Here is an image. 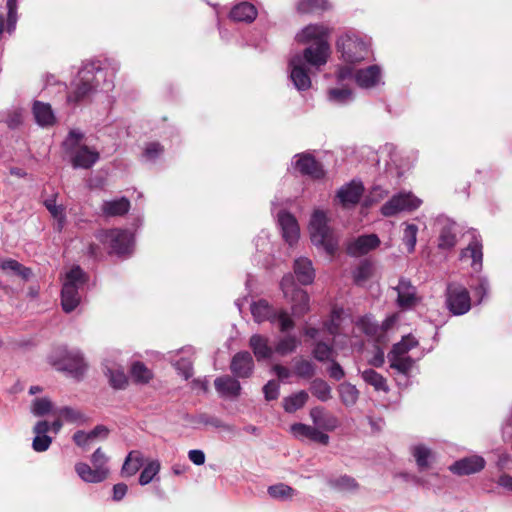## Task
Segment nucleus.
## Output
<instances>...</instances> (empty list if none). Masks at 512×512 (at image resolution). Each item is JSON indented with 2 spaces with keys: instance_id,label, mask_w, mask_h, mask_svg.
<instances>
[{
  "instance_id": "obj_37",
  "label": "nucleus",
  "mask_w": 512,
  "mask_h": 512,
  "mask_svg": "<svg viewBox=\"0 0 512 512\" xmlns=\"http://www.w3.org/2000/svg\"><path fill=\"white\" fill-rule=\"evenodd\" d=\"M338 392L341 402L349 407L356 404L359 398V391L355 385L349 382H343L338 386Z\"/></svg>"
},
{
  "instance_id": "obj_59",
  "label": "nucleus",
  "mask_w": 512,
  "mask_h": 512,
  "mask_svg": "<svg viewBox=\"0 0 512 512\" xmlns=\"http://www.w3.org/2000/svg\"><path fill=\"white\" fill-rule=\"evenodd\" d=\"M263 394L266 401H273L278 399L280 394V385L276 380H269L263 386Z\"/></svg>"
},
{
  "instance_id": "obj_17",
  "label": "nucleus",
  "mask_w": 512,
  "mask_h": 512,
  "mask_svg": "<svg viewBox=\"0 0 512 512\" xmlns=\"http://www.w3.org/2000/svg\"><path fill=\"white\" fill-rule=\"evenodd\" d=\"M230 371L235 378H249L254 371V361L248 351L237 352L231 359Z\"/></svg>"
},
{
  "instance_id": "obj_28",
  "label": "nucleus",
  "mask_w": 512,
  "mask_h": 512,
  "mask_svg": "<svg viewBox=\"0 0 512 512\" xmlns=\"http://www.w3.org/2000/svg\"><path fill=\"white\" fill-rule=\"evenodd\" d=\"M284 336L280 337L274 346V352L280 356H286L294 353L301 345V340L297 335L292 333H283Z\"/></svg>"
},
{
  "instance_id": "obj_51",
  "label": "nucleus",
  "mask_w": 512,
  "mask_h": 512,
  "mask_svg": "<svg viewBox=\"0 0 512 512\" xmlns=\"http://www.w3.org/2000/svg\"><path fill=\"white\" fill-rule=\"evenodd\" d=\"M418 226L415 224H407L403 231V243L407 247V251L412 253L415 250L417 242Z\"/></svg>"
},
{
  "instance_id": "obj_29",
  "label": "nucleus",
  "mask_w": 512,
  "mask_h": 512,
  "mask_svg": "<svg viewBox=\"0 0 512 512\" xmlns=\"http://www.w3.org/2000/svg\"><path fill=\"white\" fill-rule=\"evenodd\" d=\"M130 209V201L126 197L104 201L101 207L102 213L108 217L123 216Z\"/></svg>"
},
{
  "instance_id": "obj_47",
  "label": "nucleus",
  "mask_w": 512,
  "mask_h": 512,
  "mask_svg": "<svg viewBox=\"0 0 512 512\" xmlns=\"http://www.w3.org/2000/svg\"><path fill=\"white\" fill-rule=\"evenodd\" d=\"M271 305L265 299H260L251 304L250 310L253 316V319L257 323H262L265 321L267 313H269Z\"/></svg>"
},
{
  "instance_id": "obj_31",
  "label": "nucleus",
  "mask_w": 512,
  "mask_h": 512,
  "mask_svg": "<svg viewBox=\"0 0 512 512\" xmlns=\"http://www.w3.org/2000/svg\"><path fill=\"white\" fill-rule=\"evenodd\" d=\"M256 16L255 6L248 2H242L234 6L230 12L231 19L235 21L252 22Z\"/></svg>"
},
{
  "instance_id": "obj_1",
  "label": "nucleus",
  "mask_w": 512,
  "mask_h": 512,
  "mask_svg": "<svg viewBox=\"0 0 512 512\" xmlns=\"http://www.w3.org/2000/svg\"><path fill=\"white\" fill-rule=\"evenodd\" d=\"M330 56V46L324 42L306 47L302 53L294 54L289 60L290 79L298 91L311 87V79L306 65L315 70L324 66Z\"/></svg>"
},
{
  "instance_id": "obj_64",
  "label": "nucleus",
  "mask_w": 512,
  "mask_h": 512,
  "mask_svg": "<svg viewBox=\"0 0 512 512\" xmlns=\"http://www.w3.org/2000/svg\"><path fill=\"white\" fill-rule=\"evenodd\" d=\"M330 366L327 368L329 377L335 381H340L345 377L343 367L336 361L332 360Z\"/></svg>"
},
{
  "instance_id": "obj_44",
  "label": "nucleus",
  "mask_w": 512,
  "mask_h": 512,
  "mask_svg": "<svg viewBox=\"0 0 512 512\" xmlns=\"http://www.w3.org/2000/svg\"><path fill=\"white\" fill-rule=\"evenodd\" d=\"M59 416L69 423L84 424L87 421V417L80 412L69 406H64L57 410Z\"/></svg>"
},
{
  "instance_id": "obj_43",
  "label": "nucleus",
  "mask_w": 512,
  "mask_h": 512,
  "mask_svg": "<svg viewBox=\"0 0 512 512\" xmlns=\"http://www.w3.org/2000/svg\"><path fill=\"white\" fill-rule=\"evenodd\" d=\"M160 462L158 460L149 461L143 468L139 476V484L145 486L149 484L160 471Z\"/></svg>"
},
{
  "instance_id": "obj_3",
  "label": "nucleus",
  "mask_w": 512,
  "mask_h": 512,
  "mask_svg": "<svg viewBox=\"0 0 512 512\" xmlns=\"http://www.w3.org/2000/svg\"><path fill=\"white\" fill-rule=\"evenodd\" d=\"M88 282V275L80 266H73L66 274L61 290V305L66 313H70L79 305L81 296L79 290Z\"/></svg>"
},
{
  "instance_id": "obj_42",
  "label": "nucleus",
  "mask_w": 512,
  "mask_h": 512,
  "mask_svg": "<svg viewBox=\"0 0 512 512\" xmlns=\"http://www.w3.org/2000/svg\"><path fill=\"white\" fill-rule=\"evenodd\" d=\"M328 99L337 105H344L353 100V93L348 88H332L328 91Z\"/></svg>"
},
{
  "instance_id": "obj_13",
  "label": "nucleus",
  "mask_w": 512,
  "mask_h": 512,
  "mask_svg": "<svg viewBox=\"0 0 512 512\" xmlns=\"http://www.w3.org/2000/svg\"><path fill=\"white\" fill-rule=\"evenodd\" d=\"M277 224L285 242L292 246L298 241L300 229L298 222L293 214L286 210L279 211L277 215Z\"/></svg>"
},
{
  "instance_id": "obj_27",
  "label": "nucleus",
  "mask_w": 512,
  "mask_h": 512,
  "mask_svg": "<svg viewBox=\"0 0 512 512\" xmlns=\"http://www.w3.org/2000/svg\"><path fill=\"white\" fill-rule=\"evenodd\" d=\"M78 476L87 483H100L107 479L108 475L101 469L91 467L87 463L79 462L75 465Z\"/></svg>"
},
{
  "instance_id": "obj_19",
  "label": "nucleus",
  "mask_w": 512,
  "mask_h": 512,
  "mask_svg": "<svg viewBox=\"0 0 512 512\" xmlns=\"http://www.w3.org/2000/svg\"><path fill=\"white\" fill-rule=\"evenodd\" d=\"M328 33V29L323 25L310 24L296 35V40L299 43L311 42L309 46L316 45L319 42H324L326 45H329L326 40Z\"/></svg>"
},
{
  "instance_id": "obj_30",
  "label": "nucleus",
  "mask_w": 512,
  "mask_h": 512,
  "mask_svg": "<svg viewBox=\"0 0 512 512\" xmlns=\"http://www.w3.org/2000/svg\"><path fill=\"white\" fill-rule=\"evenodd\" d=\"M309 400V394L305 390H300L283 398V409L287 413H295L297 410L303 408Z\"/></svg>"
},
{
  "instance_id": "obj_2",
  "label": "nucleus",
  "mask_w": 512,
  "mask_h": 512,
  "mask_svg": "<svg viewBox=\"0 0 512 512\" xmlns=\"http://www.w3.org/2000/svg\"><path fill=\"white\" fill-rule=\"evenodd\" d=\"M310 239L313 245L333 256L338 250L339 238L329 225V219L322 210H315L309 221Z\"/></svg>"
},
{
  "instance_id": "obj_23",
  "label": "nucleus",
  "mask_w": 512,
  "mask_h": 512,
  "mask_svg": "<svg viewBox=\"0 0 512 512\" xmlns=\"http://www.w3.org/2000/svg\"><path fill=\"white\" fill-rule=\"evenodd\" d=\"M293 270L297 281L301 285H310L315 279V270L311 260L305 257L297 258L294 261Z\"/></svg>"
},
{
  "instance_id": "obj_58",
  "label": "nucleus",
  "mask_w": 512,
  "mask_h": 512,
  "mask_svg": "<svg viewBox=\"0 0 512 512\" xmlns=\"http://www.w3.org/2000/svg\"><path fill=\"white\" fill-rule=\"evenodd\" d=\"M173 366L184 379L188 380L193 375V364L188 358H180L174 362Z\"/></svg>"
},
{
  "instance_id": "obj_63",
  "label": "nucleus",
  "mask_w": 512,
  "mask_h": 512,
  "mask_svg": "<svg viewBox=\"0 0 512 512\" xmlns=\"http://www.w3.org/2000/svg\"><path fill=\"white\" fill-rule=\"evenodd\" d=\"M473 289L475 295L479 298V302H482L489 292V281L486 278H479L478 283L473 287Z\"/></svg>"
},
{
  "instance_id": "obj_21",
  "label": "nucleus",
  "mask_w": 512,
  "mask_h": 512,
  "mask_svg": "<svg viewBox=\"0 0 512 512\" xmlns=\"http://www.w3.org/2000/svg\"><path fill=\"white\" fill-rule=\"evenodd\" d=\"M309 415L313 424L320 429L333 431L339 426L338 418L328 413L322 406L313 407Z\"/></svg>"
},
{
  "instance_id": "obj_49",
  "label": "nucleus",
  "mask_w": 512,
  "mask_h": 512,
  "mask_svg": "<svg viewBox=\"0 0 512 512\" xmlns=\"http://www.w3.org/2000/svg\"><path fill=\"white\" fill-rule=\"evenodd\" d=\"M326 9H328L326 0H300L297 4V10L300 13H310Z\"/></svg>"
},
{
  "instance_id": "obj_62",
  "label": "nucleus",
  "mask_w": 512,
  "mask_h": 512,
  "mask_svg": "<svg viewBox=\"0 0 512 512\" xmlns=\"http://www.w3.org/2000/svg\"><path fill=\"white\" fill-rule=\"evenodd\" d=\"M44 206L50 212V214L59 220L64 219V208L62 206L56 205L55 198H49L44 201Z\"/></svg>"
},
{
  "instance_id": "obj_57",
  "label": "nucleus",
  "mask_w": 512,
  "mask_h": 512,
  "mask_svg": "<svg viewBox=\"0 0 512 512\" xmlns=\"http://www.w3.org/2000/svg\"><path fill=\"white\" fill-rule=\"evenodd\" d=\"M279 331L281 333H289L295 328V321L289 315L288 311L281 308V313L277 321Z\"/></svg>"
},
{
  "instance_id": "obj_7",
  "label": "nucleus",
  "mask_w": 512,
  "mask_h": 512,
  "mask_svg": "<svg viewBox=\"0 0 512 512\" xmlns=\"http://www.w3.org/2000/svg\"><path fill=\"white\" fill-rule=\"evenodd\" d=\"M63 147L72 154V160H98V151L85 142V135L79 129H71L63 141Z\"/></svg>"
},
{
  "instance_id": "obj_10",
  "label": "nucleus",
  "mask_w": 512,
  "mask_h": 512,
  "mask_svg": "<svg viewBox=\"0 0 512 512\" xmlns=\"http://www.w3.org/2000/svg\"><path fill=\"white\" fill-rule=\"evenodd\" d=\"M102 241L109 243L110 253L118 256L130 255L133 247V236L128 230L110 229L107 230Z\"/></svg>"
},
{
  "instance_id": "obj_40",
  "label": "nucleus",
  "mask_w": 512,
  "mask_h": 512,
  "mask_svg": "<svg viewBox=\"0 0 512 512\" xmlns=\"http://www.w3.org/2000/svg\"><path fill=\"white\" fill-rule=\"evenodd\" d=\"M412 455L416 460L419 471H424L430 467L429 460L432 457L431 449L423 444H419L412 448Z\"/></svg>"
},
{
  "instance_id": "obj_60",
  "label": "nucleus",
  "mask_w": 512,
  "mask_h": 512,
  "mask_svg": "<svg viewBox=\"0 0 512 512\" xmlns=\"http://www.w3.org/2000/svg\"><path fill=\"white\" fill-rule=\"evenodd\" d=\"M7 9V31L11 33L15 29L17 22V1L7 0Z\"/></svg>"
},
{
  "instance_id": "obj_54",
  "label": "nucleus",
  "mask_w": 512,
  "mask_h": 512,
  "mask_svg": "<svg viewBox=\"0 0 512 512\" xmlns=\"http://www.w3.org/2000/svg\"><path fill=\"white\" fill-rule=\"evenodd\" d=\"M390 361V367L397 370L399 373L407 374L413 365L411 357H388Z\"/></svg>"
},
{
  "instance_id": "obj_35",
  "label": "nucleus",
  "mask_w": 512,
  "mask_h": 512,
  "mask_svg": "<svg viewBox=\"0 0 512 512\" xmlns=\"http://www.w3.org/2000/svg\"><path fill=\"white\" fill-rule=\"evenodd\" d=\"M309 390L321 402H327L332 398L331 386L322 378H314L310 383Z\"/></svg>"
},
{
  "instance_id": "obj_61",
  "label": "nucleus",
  "mask_w": 512,
  "mask_h": 512,
  "mask_svg": "<svg viewBox=\"0 0 512 512\" xmlns=\"http://www.w3.org/2000/svg\"><path fill=\"white\" fill-rule=\"evenodd\" d=\"M51 443L52 438L50 436L36 434L32 442V448L36 452H44L49 449Z\"/></svg>"
},
{
  "instance_id": "obj_50",
  "label": "nucleus",
  "mask_w": 512,
  "mask_h": 512,
  "mask_svg": "<svg viewBox=\"0 0 512 512\" xmlns=\"http://www.w3.org/2000/svg\"><path fill=\"white\" fill-rule=\"evenodd\" d=\"M53 409V403L47 397L35 398L32 402V413L35 416L42 417L49 414Z\"/></svg>"
},
{
  "instance_id": "obj_24",
  "label": "nucleus",
  "mask_w": 512,
  "mask_h": 512,
  "mask_svg": "<svg viewBox=\"0 0 512 512\" xmlns=\"http://www.w3.org/2000/svg\"><path fill=\"white\" fill-rule=\"evenodd\" d=\"M249 346L258 361L269 359L274 353V348L269 345L268 338L260 334H253L250 337Z\"/></svg>"
},
{
  "instance_id": "obj_11",
  "label": "nucleus",
  "mask_w": 512,
  "mask_h": 512,
  "mask_svg": "<svg viewBox=\"0 0 512 512\" xmlns=\"http://www.w3.org/2000/svg\"><path fill=\"white\" fill-rule=\"evenodd\" d=\"M422 201L411 193H400L394 195L381 207V213L385 217H392L402 211H414Z\"/></svg>"
},
{
  "instance_id": "obj_12",
  "label": "nucleus",
  "mask_w": 512,
  "mask_h": 512,
  "mask_svg": "<svg viewBox=\"0 0 512 512\" xmlns=\"http://www.w3.org/2000/svg\"><path fill=\"white\" fill-rule=\"evenodd\" d=\"M363 192L364 186L362 182L351 180L338 189L336 198L343 208L349 209L355 207L360 202Z\"/></svg>"
},
{
  "instance_id": "obj_41",
  "label": "nucleus",
  "mask_w": 512,
  "mask_h": 512,
  "mask_svg": "<svg viewBox=\"0 0 512 512\" xmlns=\"http://www.w3.org/2000/svg\"><path fill=\"white\" fill-rule=\"evenodd\" d=\"M130 374L136 383H148L152 378L151 371L141 361H135L132 363Z\"/></svg>"
},
{
  "instance_id": "obj_52",
  "label": "nucleus",
  "mask_w": 512,
  "mask_h": 512,
  "mask_svg": "<svg viewBox=\"0 0 512 512\" xmlns=\"http://www.w3.org/2000/svg\"><path fill=\"white\" fill-rule=\"evenodd\" d=\"M329 484L340 491H352L358 487L356 480L348 475H343L334 480H330Z\"/></svg>"
},
{
  "instance_id": "obj_4",
  "label": "nucleus",
  "mask_w": 512,
  "mask_h": 512,
  "mask_svg": "<svg viewBox=\"0 0 512 512\" xmlns=\"http://www.w3.org/2000/svg\"><path fill=\"white\" fill-rule=\"evenodd\" d=\"M104 71L95 64H86L78 74L74 82V89L67 95L70 103H79L88 98L98 86V77L103 76Z\"/></svg>"
},
{
  "instance_id": "obj_26",
  "label": "nucleus",
  "mask_w": 512,
  "mask_h": 512,
  "mask_svg": "<svg viewBox=\"0 0 512 512\" xmlns=\"http://www.w3.org/2000/svg\"><path fill=\"white\" fill-rule=\"evenodd\" d=\"M32 112L38 125L42 127L51 126L55 123V115L51 105L41 101L33 103Z\"/></svg>"
},
{
  "instance_id": "obj_25",
  "label": "nucleus",
  "mask_w": 512,
  "mask_h": 512,
  "mask_svg": "<svg viewBox=\"0 0 512 512\" xmlns=\"http://www.w3.org/2000/svg\"><path fill=\"white\" fill-rule=\"evenodd\" d=\"M482 240L480 236L475 233L472 234V238L467 248L462 250V257H470L472 259V267L475 270L482 268L483 252H482Z\"/></svg>"
},
{
  "instance_id": "obj_20",
  "label": "nucleus",
  "mask_w": 512,
  "mask_h": 512,
  "mask_svg": "<svg viewBox=\"0 0 512 512\" xmlns=\"http://www.w3.org/2000/svg\"><path fill=\"white\" fill-rule=\"evenodd\" d=\"M214 386L221 397L237 398L241 394V384L234 376H219L214 380Z\"/></svg>"
},
{
  "instance_id": "obj_38",
  "label": "nucleus",
  "mask_w": 512,
  "mask_h": 512,
  "mask_svg": "<svg viewBox=\"0 0 512 512\" xmlns=\"http://www.w3.org/2000/svg\"><path fill=\"white\" fill-rule=\"evenodd\" d=\"M296 169L303 175H308L312 179L320 180L325 177V170L323 169L322 162H295Z\"/></svg>"
},
{
  "instance_id": "obj_46",
  "label": "nucleus",
  "mask_w": 512,
  "mask_h": 512,
  "mask_svg": "<svg viewBox=\"0 0 512 512\" xmlns=\"http://www.w3.org/2000/svg\"><path fill=\"white\" fill-rule=\"evenodd\" d=\"M295 493V489L284 483H278L268 487V494L274 499L285 500L293 497Z\"/></svg>"
},
{
  "instance_id": "obj_6",
  "label": "nucleus",
  "mask_w": 512,
  "mask_h": 512,
  "mask_svg": "<svg viewBox=\"0 0 512 512\" xmlns=\"http://www.w3.org/2000/svg\"><path fill=\"white\" fill-rule=\"evenodd\" d=\"M337 49L347 63H358L369 55V46L354 34H345L337 41Z\"/></svg>"
},
{
  "instance_id": "obj_34",
  "label": "nucleus",
  "mask_w": 512,
  "mask_h": 512,
  "mask_svg": "<svg viewBox=\"0 0 512 512\" xmlns=\"http://www.w3.org/2000/svg\"><path fill=\"white\" fill-rule=\"evenodd\" d=\"M144 465L142 454L139 451H130L122 466V474L132 476Z\"/></svg>"
},
{
  "instance_id": "obj_16",
  "label": "nucleus",
  "mask_w": 512,
  "mask_h": 512,
  "mask_svg": "<svg viewBox=\"0 0 512 512\" xmlns=\"http://www.w3.org/2000/svg\"><path fill=\"white\" fill-rule=\"evenodd\" d=\"M380 243V238L374 233L360 235L349 243L347 252L350 256L360 257L378 248Z\"/></svg>"
},
{
  "instance_id": "obj_5",
  "label": "nucleus",
  "mask_w": 512,
  "mask_h": 512,
  "mask_svg": "<svg viewBox=\"0 0 512 512\" xmlns=\"http://www.w3.org/2000/svg\"><path fill=\"white\" fill-rule=\"evenodd\" d=\"M445 305L455 316L466 314L471 309V297L467 288L458 282L448 283L445 290Z\"/></svg>"
},
{
  "instance_id": "obj_39",
  "label": "nucleus",
  "mask_w": 512,
  "mask_h": 512,
  "mask_svg": "<svg viewBox=\"0 0 512 512\" xmlns=\"http://www.w3.org/2000/svg\"><path fill=\"white\" fill-rule=\"evenodd\" d=\"M294 374L303 379H311L316 373L315 364L304 358H296L293 365Z\"/></svg>"
},
{
  "instance_id": "obj_8",
  "label": "nucleus",
  "mask_w": 512,
  "mask_h": 512,
  "mask_svg": "<svg viewBox=\"0 0 512 512\" xmlns=\"http://www.w3.org/2000/svg\"><path fill=\"white\" fill-rule=\"evenodd\" d=\"M280 287L285 295L288 297L291 294L292 310L296 316H303L309 311V295L308 293L297 287L295 279L292 274H286L283 276Z\"/></svg>"
},
{
  "instance_id": "obj_18",
  "label": "nucleus",
  "mask_w": 512,
  "mask_h": 512,
  "mask_svg": "<svg viewBox=\"0 0 512 512\" xmlns=\"http://www.w3.org/2000/svg\"><path fill=\"white\" fill-rule=\"evenodd\" d=\"M485 464L486 462L482 456L473 455L455 461L450 466V471L459 476L471 475L484 469Z\"/></svg>"
},
{
  "instance_id": "obj_33",
  "label": "nucleus",
  "mask_w": 512,
  "mask_h": 512,
  "mask_svg": "<svg viewBox=\"0 0 512 512\" xmlns=\"http://www.w3.org/2000/svg\"><path fill=\"white\" fill-rule=\"evenodd\" d=\"M362 379L374 387L376 391L388 392L389 386L386 378L372 368L366 369L361 373Z\"/></svg>"
},
{
  "instance_id": "obj_45",
  "label": "nucleus",
  "mask_w": 512,
  "mask_h": 512,
  "mask_svg": "<svg viewBox=\"0 0 512 512\" xmlns=\"http://www.w3.org/2000/svg\"><path fill=\"white\" fill-rule=\"evenodd\" d=\"M373 273V266L369 260H363L357 266L355 271L353 272V279L355 284L361 285L365 281H367Z\"/></svg>"
},
{
  "instance_id": "obj_36",
  "label": "nucleus",
  "mask_w": 512,
  "mask_h": 512,
  "mask_svg": "<svg viewBox=\"0 0 512 512\" xmlns=\"http://www.w3.org/2000/svg\"><path fill=\"white\" fill-rule=\"evenodd\" d=\"M336 351L332 344L317 341L312 350V356L319 362H332L335 360Z\"/></svg>"
},
{
  "instance_id": "obj_32",
  "label": "nucleus",
  "mask_w": 512,
  "mask_h": 512,
  "mask_svg": "<svg viewBox=\"0 0 512 512\" xmlns=\"http://www.w3.org/2000/svg\"><path fill=\"white\" fill-rule=\"evenodd\" d=\"M0 269L3 271H11L25 281L29 280L33 274L30 268L11 258L0 260Z\"/></svg>"
},
{
  "instance_id": "obj_9",
  "label": "nucleus",
  "mask_w": 512,
  "mask_h": 512,
  "mask_svg": "<svg viewBox=\"0 0 512 512\" xmlns=\"http://www.w3.org/2000/svg\"><path fill=\"white\" fill-rule=\"evenodd\" d=\"M354 78L362 88H372L380 83L381 69L378 65H371L365 69L354 71L349 66H343L338 71V79L345 80Z\"/></svg>"
},
{
  "instance_id": "obj_53",
  "label": "nucleus",
  "mask_w": 512,
  "mask_h": 512,
  "mask_svg": "<svg viewBox=\"0 0 512 512\" xmlns=\"http://www.w3.org/2000/svg\"><path fill=\"white\" fill-rule=\"evenodd\" d=\"M316 426H310L303 423H294L290 426L291 433L301 440L303 439H309L311 440L313 432L315 430Z\"/></svg>"
},
{
  "instance_id": "obj_14",
  "label": "nucleus",
  "mask_w": 512,
  "mask_h": 512,
  "mask_svg": "<svg viewBox=\"0 0 512 512\" xmlns=\"http://www.w3.org/2000/svg\"><path fill=\"white\" fill-rule=\"evenodd\" d=\"M58 365L59 370L65 371L75 378L83 376L86 370L83 355L79 351L64 349V355Z\"/></svg>"
},
{
  "instance_id": "obj_48",
  "label": "nucleus",
  "mask_w": 512,
  "mask_h": 512,
  "mask_svg": "<svg viewBox=\"0 0 512 512\" xmlns=\"http://www.w3.org/2000/svg\"><path fill=\"white\" fill-rule=\"evenodd\" d=\"M194 422L198 424L209 425L214 428H221L227 431L232 430V427L228 424H225L220 418L216 416H211L206 413H201L197 415L194 419Z\"/></svg>"
},
{
  "instance_id": "obj_56",
  "label": "nucleus",
  "mask_w": 512,
  "mask_h": 512,
  "mask_svg": "<svg viewBox=\"0 0 512 512\" xmlns=\"http://www.w3.org/2000/svg\"><path fill=\"white\" fill-rule=\"evenodd\" d=\"M108 461L109 457L104 453V451L100 447L97 448L91 455V463L93 467L103 470L107 475H109V468L107 467Z\"/></svg>"
},
{
  "instance_id": "obj_55",
  "label": "nucleus",
  "mask_w": 512,
  "mask_h": 512,
  "mask_svg": "<svg viewBox=\"0 0 512 512\" xmlns=\"http://www.w3.org/2000/svg\"><path fill=\"white\" fill-rule=\"evenodd\" d=\"M109 383L114 389H124L128 384V378L123 370L108 369Z\"/></svg>"
},
{
  "instance_id": "obj_15",
  "label": "nucleus",
  "mask_w": 512,
  "mask_h": 512,
  "mask_svg": "<svg viewBox=\"0 0 512 512\" xmlns=\"http://www.w3.org/2000/svg\"><path fill=\"white\" fill-rule=\"evenodd\" d=\"M397 291V304L403 309H411L416 306L420 298L417 296L416 287L412 285L411 281L407 278L401 277L399 279Z\"/></svg>"
},
{
  "instance_id": "obj_22",
  "label": "nucleus",
  "mask_w": 512,
  "mask_h": 512,
  "mask_svg": "<svg viewBox=\"0 0 512 512\" xmlns=\"http://www.w3.org/2000/svg\"><path fill=\"white\" fill-rule=\"evenodd\" d=\"M457 244V225L455 222L445 220L442 223L438 236V248L440 250H451Z\"/></svg>"
}]
</instances>
